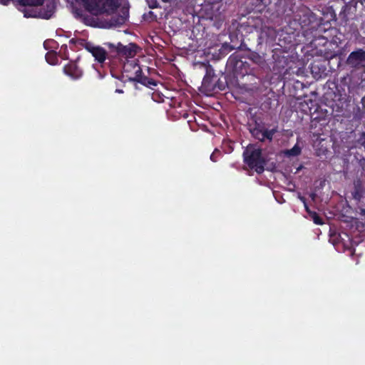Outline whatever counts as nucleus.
I'll return each instance as SVG.
<instances>
[{
    "label": "nucleus",
    "instance_id": "obj_18",
    "mask_svg": "<svg viewBox=\"0 0 365 365\" xmlns=\"http://www.w3.org/2000/svg\"><path fill=\"white\" fill-rule=\"evenodd\" d=\"M57 55L55 51H48L45 56L47 63L51 65H56L58 61Z\"/></svg>",
    "mask_w": 365,
    "mask_h": 365
},
{
    "label": "nucleus",
    "instance_id": "obj_25",
    "mask_svg": "<svg viewBox=\"0 0 365 365\" xmlns=\"http://www.w3.org/2000/svg\"><path fill=\"white\" fill-rule=\"evenodd\" d=\"M121 12H122V14H120L121 16H125V14H126V20H127L128 19V16H129L128 10L125 9H123Z\"/></svg>",
    "mask_w": 365,
    "mask_h": 365
},
{
    "label": "nucleus",
    "instance_id": "obj_32",
    "mask_svg": "<svg viewBox=\"0 0 365 365\" xmlns=\"http://www.w3.org/2000/svg\"><path fill=\"white\" fill-rule=\"evenodd\" d=\"M162 1H163V2H165V3H168V2H169L170 0H162Z\"/></svg>",
    "mask_w": 365,
    "mask_h": 365
},
{
    "label": "nucleus",
    "instance_id": "obj_4",
    "mask_svg": "<svg viewBox=\"0 0 365 365\" xmlns=\"http://www.w3.org/2000/svg\"><path fill=\"white\" fill-rule=\"evenodd\" d=\"M123 75L125 76L129 81L140 83L150 88H153V86H157V82L153 78L145 76L140 66L134 61L127 62L124 64Z\"/></svg>",
    "mask_w": 365,
    "mask_h": 365
},
{
    "label": "nucleus",
    "instance_id": "obj_13",
    "mask_svg": "<svg viewBox=\"0 0 365 365\" xmlns=\"http://www.w3.org/2000/svg\"><path fill=\"white\" fill-rule=\"evenodd\" d=\"M215 81V84L205 83L206 87L209 91H214V93L222 91H225L227 87L226 76L223 73H222L220 76L217 75V79Z\"/></svg>",
    "mask_w": 365,
    "mask_h": 365
},
{
    "label": "nucleus",
    "instance_id": "obj_23",
    "mask_svg": "<svg viewBox=\"0 0 365 365\" xmlns=\"http://www.w3.org/2000/svg\"><path fill=\"white\" fill-rule=\"evenodd\" d=\"M50 43L51 44L50 46V47H51V48H54L55 47L54 45H57L58 44L57 42L56 41H54V40H46L43 43V46H44L46 50H48L49 48L48 44H50Z\"/></svg>",
    "mask_w": 365,
    "mask_h": 365
},
{
    "label": "nucleus",
    "instance_id": "obj_9",
    "mask_svg": "<svg viewBox=\"0 0 365 365\" xmlns=\"http://www.w3.org/2000/svg\"><path fill=\"white\" fill-rule=\"evenodd\" d=\"M204 66L206 73L202 81L201 91L207 96H211L214 91H209L206 87L205 83L215 84V80L217 79V75L215 74L213 68L210 64H204Z\"/></svg>",
    "mask_w": 365,
    "mask_h": 365
},
{
    "label": "nucleus",
    "instance_id": "obj_17",
    "mask_svg": "<svg viewBox=\"0 0 365 365\" xmlns=\"http://www.w3.org/2000/svg\"><path fill=\"white\" fill-rule=\"evenodd\" d=\"M302 148L298 144H295L291 149L284 150V154L287 157H296L301 154Z\"/></svg>",
    "mask_w": 365,
    "mask_h": 365
},
{
    "label": "nucleus",
    "instance_id": "obj_1",
    "mask_svg": "<svg viewBox=\"0 0 365 365\" xmlns=\"http://www.w3.org/2000/svg\"><path fill=\"white\" fill-rule=\"evenodd\" d=\"M290 11L293 14L290 26H293L295 31L302 29L304 36L317 31L321 24L320 19L317 15L304 5L297 7L296 10L292 7Z\"/></svg>",
    "mask_w": 365,
    "mask_h": 365
},
{
    "label": "nucleus",
    "instance_id": "obj_26",
    "mask_svg": "<svg viewBox=\"0 0 365 365\" xmlns=\"http://www.w3.org/2000/svg\"><path fill=\"white\" fill-rule=\"evenodd\" d=\"M148 15H149L150 17H152V20H153V21L156 20V16L154 14V13H153V11H150L148 12Z\"/></svg>",
    "mask_w": 365,
    "mask_h": 365
},
{
    "label": "nucleus",
    "instance_id": "obj_14",
    "mask_svg": "<svg viewBox=\"0 0 365 365\" xmlns=\"http://www.w3.org/2000/svg\"><path fill=\"white\" fill-rule=\"evenodd\" d=\"M365 190L362 180L359 178L354 181L353 190L351 192L352 198L356 202H359L362 199Z\"/></svg>",
    "mask_w": 365,
    "mask_h": 365
},
{
    "label": "nucleus",
    "instance_id": "obj_31",
    "mask_svg": "<svg viewBox=\"0 0 365 365\" xmlns=\"http://www.w3.org/2000/svg\"><path fill=\"white\" fill-rule=\"evenodd\" d=\"M70 43H75V40H74V38L71 39V40H70Z\"/></svg>",
    "mask_w": 365,
    "mask_h": 365
},
{
    "label": "nucleus",
    "instance_id": "obj_7",
    "mask_svg": "<svg viewBox=\"0 0 365 365\" xmlns=\"http://www.w3.org/2000/svg\"><path fill=\"white\" fill-rule=\"evenodd\" d=\"M105 45L108 48L110 52L115 53L116 56L120 57L133 58L137 53L138 46L133 43L124 46L120 42L117 44L108 42Z\"/></svg>",
    "mask_w": 365,
    "mask_h": 365
},
{
    "label": "nucleus",
    "instance_id": "obj_12",
    "mask_svg": "<svg viewBox=\"0 0 365 365\" xmlns=\"http://www.w3.org/2000/svg\"><path fill=\"white\" fill-rule=\"evenodd\" d=\"M63 73L73 80H78L83 76V71L74 61H71L63 67Z\"/></svg>",
    "mask_w": 365,
    "mask_h": 365
},
{
    "label": "nucleus",
    "instance_id": "obj_16",
    "mask_svg": "<svg viewBox=\"0 0 365 365\" xmlns=\"http://www.w3.org/2000/svg\"><path fill=\"white\" fill-rule=\"evenodd\" d=\"M257 27L256 26L250 24L249 21L243 22L240 24L238 26V31L242 34H251L253 33L255 31H257Z\"/></svg>",
    "mask_w": 365,
    "mask_h": 365
},
{
    "label": "nucleus",
    "instance_id": "obj_11",
    "mask_svg": "<svg viewBox=\"0 0 365 365\" xmlns=\"http://www.w3.org/2000/svg\"><path fill=\"white\" fill-rule=\"evenodd\" d=\"M365 61V51L359 48L350 53L347 58V63L353 67H357Z\"/></svg>",
    "mask_w": 365,
    "mask_h": 365
},
{
    "label": "nucleus",
    "instance_id": "obj_6",
    "mask_svg": "<svg viewBox=\"0 0 365 365\" xmlns=\"http://www.w3.org/2000/svg\"><path fill=\"white\" fill-rule=\"evenodd\" d=\"M277 132L276 128L268 129L261 123L255 122L253 126H250V133L252 136L260 142L268 140L272 142L274 134Z\"/></svg>",
    "mask_w": 365,
    "mask_h": 365
},
{
    "label": "nucleus",
    "instance_id": "obj_29",
    "mask_svg": "<svg viewBox=\"0 0 365 365\" xmlns=\"http://www.w3.org/2000/svg\"><path fill=\"white\" fill-rule=\"evenodd\" d=\"M215 156H214V153H212L211 155H210V159L211 160H212L213 162H215L216 160L215 159Z\"/></svg>",
    "mask_w": 365,
    "mask_h": 365
},
{
    "label": "nucleus",
    "instance_id": "obj_8",
    "mask_svg": "<svg viewBox=\"0 0 365 365\" xmlns=\"http://www.w3.org/2000/svg\"><path fill=\"white\" fill-rule=\"evenodd\" d=\"M56 0H46V4L43 8L40 9L38 12L32 11L25 9L24 11L25 17H40L45 19H49L52 17L56 11Z\"/></svg>",
    "mask_w": 365,
    "mask_h": 365
},
{
    "label": "nucleus",
    "instance_id": "obj_27",
    "mask_svg": "<svg viewBox=\"0 0 365 365\" xmlns=\"http://www.w3.org/2000/svg\"><path fill=\"white\" fill-rule=\"evenodd\" d=\"M300 200L304 203V205L307 204V200L304 196H299Z\"/></svg>",
    "mask_w": 365,
    "mask_h": 365
},
{
    "label": "nucleus",
    "instance_id": "obj_19",
    "mask_svg": "<svg viewBox=\"0 0 365 365\" xmlns=\"http://www.w3.org/2000/svg\"><path fill=\"white\" fill-rule=\"evenodd\" d=\"M44 0H19V4L22 6H38L43 4Z\"/></svg>",
    "mask_w": 365,
    "mask_h": 365
},
{
    "label": "nucleus",
    "instance_id": "obj_10",
    "mask_svg": "<svg viewBox=\"0 0 365 365\" xmlns=\"http://www.w3.org/2000/svg\"><path fill=\"white\" fill-rule=\"evenodd\" d=\"M86 49L89 51L95 58V60L100 63H104L107 57V52L103 47L96 46L91 44H87Z\"/></svg>",
    "mask_w": 365,
    "mask_h": 365
},
{
    "label": "nucleus",
    "instance_id": "obj_24",
    "mask_svg": "<svg viewBox=\"0 0 365 365\" xmlns=\"http://www.w3.org/2000/svg\"><path fill=\"white\" fill-rule=\"evenodd\" d=\"M359 219L364 222V226H365V209L359 208Z\"/></svg>",
    "mask_w": 365,
    "mask_h": 365
},
{
    "label": "nucleus",
    "instance_id": "obj_3",
    "mask_svg": "<svg viewBox=\"0 0 365 365\" xmlns=\"http://www.w3.org/2000/svg\"><path fill=\"white\" fill-rule=\"evenodd\" d=\"M244 162L257 174H262L264 171L266 160L262 156V149L256 145L250 144L243 152Z\"/></svg>",
    "mask_w": 365,
    "mask_h": 365
},
{
    "label": "nucleus",
    "instance_id": "obj_28",
    "mask_svg": "<svg viewBox=\"0 0 365 365\" xmlns=\"http://www.w3.org/2000/svg\"><path fill=\"white\" fill-rule=\"evenodd\" d=\"M304 208L306 210V211L310 215L311 212H312L313 211H311L307 205V204H306V205H304Z\"/></svg>",
    "mask_w": 365,
    "mask_h": 365
},
{
    "label": "nucleus",
    "instance_id": "obj_22",
    "mask_svg": "<svg viewBox=\"0 0 365 365\" xmlns=\"http://www.w3.org/2000/svg\"><path fill=\"white\" fill-rule=\"evenodd\" d=\"M113 21L115 25H123L125 23L126 20V14L125 16L119 15L116 17V19L113 18Z\"/></svg>",
    "mask_w": 365,
    "mask_h": 365
},
{
    "label": "nucleus",
    "instance_id": "obj_30",
    "mask_svg": "<svg viewBox=\"0 0 365 365\" xmlns=\"http://www.w3.org/2000/svg\"><path fill=\"white\" fill-rule=\"evenodd\" d=\"M115 92L118 93H123V91L122 89H116Z\"/></svg>",
    "mask_w": 365,
    "mask_h": 365
},
{
    "label": "nucleus",
    "instance_id": "obj_2",
    "mask_svg": "<svg viewBox=\"0 0 365 365\" xmlns=\"http://www.w3.org/2000/svg\"><path fill=\"white\" fill-rule=\"evenodd\" d=\"M119 0H76L86 11L98 16L114 13L120 6Z\"/></svg>",
    "mask_w": 365,
    "mask_h": 365
},
{
    "label": "nucleus",
    "instance_id": "obj_5",
    "mask_svg": "<svg viewBox=\"0 0 365 365\" xmlns=\"http://www.w3.org/2000/svg\"><path fill=\"white\" fill-rule=\"evenodd\" d=\"M242 58L240 52L236 51L228 58L227 61L226 68L237 78H242L250 72V64Z\"/></svg>",
    "mask_w": 365,
    "mask_h": 365
},
{
    "label": "nucleus",
    "instance_id": "obj_21",
    "mask_svg": "<svg viewBox=\"0 0 365 365\" xmlns=\"http://www.w3.org/2000/svg\"><path fill=\"white\" fill-rule=\"evenodd\" d=\"M310 217H312L313 222L316 225H323L324 222L322 218L314 211L310 213Z\"/></svg>",
    "mask_w": 365,
    "mask_h": 365
},
{
    "label": "nucleus",
    "instance_id": "obj_20",
    "mask_svg": "<svg viewBox=\"0 0 365 365\" xmlns=\"http://www.w3.org/2000/svg\"><path fill=\"white\" fill-rule=\"evenodd\" d=\"M58 56L64 60L68 59V47L66 44H63L61 46V49L58 52Z\"/></svg>",
    "mask_w": 365,
    "mask_h": 365
},
{
    "label": "nucleus",
    "instance_id": "obj_15",
    "mask_svg": "<svg viewBox=\"0 0 365 365\" xmlns=\"http://www.w3.org/2000/svg\"><path fill=\"white\" fill-rule=\"evenodd\" d=\"M247 58L250 59L252 63L262 68H263L267 64L264 53L261 55L255 51H250L247 55Z\"/></svg>",
    "mask_w": 365,
    "mask_h": 365
}]
</instances>
